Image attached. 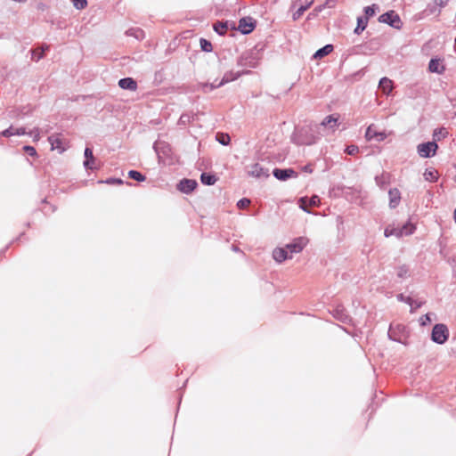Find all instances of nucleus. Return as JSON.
Segmentation results:
<instances>
[{"label":"nucleus","instance_id":"obj_1","mask_svg":"<svg viewBox=\"0 0 456 456\" xmlns=\"http://www.w3.org/2000/svg\"><path fill=\"white\" fill-rule=\"evenodd\" d=\"M318 136L314 134V129L312 126H305L297 129L294 135L293 141L299 145H311L316 142Z\"/></svg>","mask_w":456,"mask_h":456},{"label":"nucleus","instance_id":"obj_2","mask_svg":"<svg viewBox=\"0 0 456 456\" xmlns=\"http://www.w3.org/2000/svg\"><path fill=\"white\" fill-rule=\"evenodd\" d=\"M261 56L256 48L244 52L238 60V65L246 69L256 68Z\"/></svg>","mask_w":456,"mask_h":456},{"label":"nucleus","instance_id":"obj_3","mask_svg":"<svg viewBox=\"0 0 456 456\" xmlns=\"http://www.w3.org/2000/svg\"><path fill=\"white\" fill-rule=\"evenodd\" d=\"M414 230L415 226L408 222L402 226L388 225L384 231V235L386 237L395 236L400 238L412 234Z\"/></svg>","mask_w":456,"mask_h":456},{"label":"nucleus","instance_id":"obj_4","mask_svg":"<svg viewBox=\"0 0 456 456\" xmlns=\"http://www.w3.org/2000/svg\"><path fill=\"white\" fill-rule=\"evenodd\" d=\"M449 338V330L446 325L438 323L433 327L431 339L439 345L444 344Z\"/></svg>","mask_w":456,"mask_h":456},{"label":"nucleus","instance_id":"obj_5","mask_svg":"<svg viewBox=\"0 0 456 456\" xmlns=\"http://www.w3.org/2000/svg\"><path fill=\"white\" fill-rule=\"evenodd\" d=\"M338 126V117L335 115L327 116L322 122L319 125V129L322 128L326 133L322 135L328 134L329 133L334 132Z\"/></svg>","mask_w":456,"mask_h":456},{"label":"nucleus","instance_id":"obj_6","mask_svg":"<svg viewBox=\"0 0 456 456\" xmlns=\"http://www.w3.org/2000/svg\"><path fill=\"white\" fill-rule=\"evenodd\" d=\"M308 239L305 237H298L293 240L292 242L286 245L285 248L288 250L289 255L301 252L307 245Z\"/></svg>","mask_w":456,"mask_h":456},{"label":"nucleus","instance_id":"obj_7","mask_svg":"<svg viewBox=\"0 0 456 456\" xmlns=\"http://www.w3.org/2000/svg\"><path fill=\"white\" fill-rule=\"evenodd\" d=\"M244 73H247V71H242V72H233V71H229V72H226L222 80L217 84V85H214V84H205L204 85V87L206 88H209V90H213L216 87H220L229 82H232V81H234L236 80L238 77H240L242 74Z\"/></svg>","mask_w":456,"mask_h":456},{"label":"nucleus","instance_id":"obj_8","mask_svg":"<svg viewBox=\"0 0 456 456\" xmlns=\"http://www.w3.org/2000/svg\"><path fill=\"white\" fill-rule=\"evenodd\" d=\"M48 142L51 144L52 150H57L60 153L65 151L68 148V142L64 139L61 134H52L48 137Z\"/></svg>","mask_w":456,"mask_h":456},{"label":"nucleus","instance_id":"obj_9","mask_svg":"<svg viewBox=\"0 0 456 456\" xmlns=\"http://www.w3.org/2000/svg\"><path fill=\"white\" fill-rule=\"evenodd\" d=\"M438 146L436 142H428L418 145V153L422 158H430L436 154Z\"/></svg>","mask_w":456,"mask_h":456},{"label":"nucleus","instance_id":"obj_10","mask_svg":"<svg viewBox=\"0 0 456 456\" xmlns=\"http://www.w3.org/2000/svg\"><path fill=\"white\" fill-rule=\"evenodd\" d=\"M379 21L387 23L395 28H399L401 26L400 17L394 11H390L380 15Z\"/></svg>","mask_w":456,"mask_h":456},{"label":"nucleus","instance_id":"obj_11","mask_svg":"<svg viewBox=\"0 0 456 456\" xmlns=\"http://www.w3.org/2000/svg\"><path fill=\"white\" fill-rule=\"evenodd\" d=\"M247 172L248 175L256 178H266L269 176V169L258 163L248 166Z\"/></svg>","mask_w":456,"mask_h":456},{"label":"nucleus","instance_id":"obj_12","mask_svg":"<svg viewBox=\"0 0 456 456\" xmlns=\"http://www.w3.org/2000/svg\"><path fill=\"white\" fill-rule=\"evenodd\" d=\"M365 138L367 141L376 140L378 142H382L387 138V134L384 132H378L375 129L374 125H370L367 127Z\"/></svg>","mask_w":456,"mask_h":456},{"label":"nucleus","instance_id":"obj_13","mask_svg":"<svg viewBox=\"0 0 456 456\" xmlns=\"http://www.w3.org/2000/svg\"><path fill=\"white\" fill-rule=\"evenodd\" d=\"M273 174L275 178L281 181H286L287 179L290 177H297V174L296 171H294L291 168L287 169H280V168H274L273 171Z\"/></svg>","mask_w":456,"mask_h":456},{"label":"nucleus","instance_id":"obj_14","mask_svg":"<svg viewBox=\"0 0 456 456\" xmlns=\"http://www.w3.org/2000/svg\"><path fill=\"white\" fill-rule=\"evenodd\" d=\"M320 198L316 195L307 199L305 197L300 198L299 200V207L304 211L310 213L307 209L308 207H316L320 204Z\"/></svg>","mask_w":456,"mask_h":456},{"label":"nucleus","instance_id":"obj_15","mask_svg":"<svg viewBox=\"0 0 456 456\" xmlns=\"http://www.w3.org/2000/svg\"><path fill=\"white\" fill-rule=\"evenodd\" d=\"M198 185V183L192 179H183L177 185L180 191L183 193L191 192Z\"/></svg>","mask_w":456,"mask_h":456},{"label":"nucleus","instance_id":"obj_16","mask_svg":"<svg viewBox=\"0 0 456 456\" xmlns=\"http://www.w3.org/2000/svg\"><path fill=\"white\" fill-rule=\"evenodd\" d=\"M254 23L251 18H242L239 22V30L243 34H248L254 29Z\"/></svg>","mask_w":456,"mask_h":456},{"label":"nucleus","instance_id":"obj_17","mask_svg":"<svg viewBox=\"0 0 456 456\" xmlns=\"http://www.w3.org/2000/svg\"><path fill=\"white\" fill-rule=\"evenodd\" d=\"M273 259L278 262L281 263L286 259L292 258L291 255H289L288 250L285 248H277L273 252Z\"/></svg>","mask_w":456,"mask_h":456},{"label":"nucleus","instance_id":"obj_18","mask_svg":"<svg viewBox=\"0 0 456 456\" xmlns=\"http://www.w3.org/2000/svg\"><path fill=\"white\" fill-rule=\"evenodd\" d=\"M388 196H389V207L391 208H396L399 205L400 200H401V192L399 191V190L396 188L390 189L388 191Z\"/></svg>","mask_w":456,"mask_h":456},{"label":"nucleus","instance_id":"obj_19","mask_svg":"<svg viewBox=\"0 0 456 456\" xmlns=\"http://www.w3.org/2000/svg\"><path fill=\"white\" fill-rule=\"evenodd\" d=\"M85 158L86 160L84 161V166L86 169H94L96 168L94 166L95 159L93 154V151L91 148L86 147L85 149Z\"/></svg>","mask_w":456,"mask_h":456},{"label":"nucleus","instance_id":"obj_20","mask_svg":"<svg viewBox=\"0 0 456 456\" xmlns=\"http://www.w3.org/2000/svg\"><path fill=\"white\" fill-rule=\"evenodd\" d=\"M230 27L234 28V24L229 21H218L213 26L214 30L221 36L224 35Z\"/></svg>","mask_w":456,"mask_h":456},{"label":"nucleus","instance_id":"obj_21","mask_svg":"<svg viewBox=\"0 0 456 456\" xmlns=\"http://www.w3.org/2000/svg\"><path fill=\"white\" fill-rule=\"evenodd\" d=\"M1 134H2V136H4V137H10L12 135H24V134H27V131L24 127L15 128L13 126H10L7 129L4 130L1 133Z\"/></svg>","mask_w":456,"mask_h":456},{"label":"nucleus","instance_id":"obj_22","mask_svg":"<svg viewBox=\"0 0 456 456\" xmlns=\"http://www.w3.org/2000/svg\"><path fill=\"white\" fill-rule=\"evenodd\" d=\"M118 86L122 89H127L131 91H135L137 88V83L131 77L122 78L118 81Z\"/></svg>","mask_w":456,"mask_h":456},{"label":"nucleus","instance_id":"obj_23","mask_svg":"<svg viewBox=\"0 0 456 456\" xmlns=\"http://www.w3.org/2000/svg\"><path fill=\"white\" fill-rule=\"evenodd\" d=\"M384 94H389L393 89V82L387 77H382L379 84Z\"/></svg>","mask_w":456,"mask_h":456},{"label":"nucleus","instance_id":"obj_24","mask_svg":"<svg viewBox=\"0 0 456 456\" xmlns=\"http://www.w3.org/2000/svg\"><path fill=\"white\" fill-rule=\"evenodd\" d=\"M49 49L48 45H42L37 49L31 50L32 57L31 59L35 61H38L45 55V52Z\"/></svg>","mask_w":456,"mask_h":456},{"label":"nucleus","instance_id":"obj_25","mask_svg":"<svg viewBox=\"0 0 456 456\" xmlns=\"http://www.w3.org/2000/svg\"><path fill=\"white\" fill-rule=\"evenodd\" d=\"M333 315L342 322H347L350 320L349 316L346 314L345 309L341 306H338L333 310Z\"/></svg>","mask_w":456,"mask_h":456},{"label":"nucleus","instance_id":"obj_26","mask_svg":"<svg viewBox=\"0 0 456 456\" xmlns=\"http://www.w3.org/2000/svg\"><path fill=\"white\" fill-rule=\"evenodd\" d=\"M333 51V45H326L322 48L319 49L315 52L314 54V58L315 59H322V57L328 55Z\"/></svg>","mask_w":456,"mask_h":456},{"label":"nucleus","instance_id":"obj_27","mask_svg":"<svg viewBox=\"0 0 456 456\" xmlns=\"http://www.w3.org/2000/svg\"><path fill=\"white\" fill-rule=\"evenodd\" d=\"M428 69L431 72L441 74L444 72V68L441 66L440 62L436 59H431L428 64Z\"/></svg>","mask_w":456,"mask_h":456},{"label":"nucleus","instance_id":"obj_28","mask_svg":"<svg viewBox=\"0 0 456 456\" xmlns=\"http://www.w3.org/2000/svg\"><path fill=\"white\" fill-rule=\"evenodd\" d=\"M368 20L367 18H363L362 16L357 18V26L354 28V33L359 35L361 34L367 27Z\"/></svg>","mask_w":456,"mask_h":456},{"label":"nucleus","instance_id":"obj_29","mask_svg":"<svg viewBox=\"0 0 456 456\" xmlns=\"http://www.w3.org/2000/svg\"><path fill=\"white\" fill-rule=\"evenodd\" d=\"M126 35L129 37H134L139 40L143 38L144 32L142 29L139 28H132L126 31Z\"/></svg>","mask_w":456,"mask_h":456},{"label":"nucleus","instance_id":"obj_30","mask_svg":"<svg viewBox=\"0 0 456 456\" xmlns=\"http://www.w3.org/2000/svg\"><path fill=\"white\" fill-rule=\"evenodd\" d=\"M200 180L203 184L206 185H213L216 182V177L214 175L202 173L200 175Z\"/></svg>","mask_w":456,"mask_h":456},{"label":"nucleus","instance_id":"obj_31","mask_svg":"<svg viewBox=\"0 0 456 456\" xmlns=\"http://www.w3.org/2000/svg\"><path fill=\"white\" fill-rule=\"evenodd\" d=\"M396 276L401 280L408 278L410 276L409 267L405 265L398 266L396 268Z\"/></svg>","mask_w":456,"mask_h":456},{"label":"nucleus","instance_id":"obj_32","mask_svg":"<svg viewBox=\"0 0 456 456\" xmlns=\"http://www.w3.org/2000/svg\"><path fill=\"white\" fill-rule=\"evenodd\" d=\"M423 175L425 180L429 182H436L438 178V173L434 168L426 169Z\"/></svg>","mask_w":456,"mask_h":456},{"label":"nucleus","instance_id":"obj_33","mask_svg":"<svg viewBox=\"0 0 456 456\" xmlns=\"http://www.w3.org/2000/svg\"><path fill=\"white\" fill-rule=\"evenodd\" d=\"M448 134V132L445 128L442 127L439 129H436L434 131L433 136L435 140L440 141L444 138H445Z\"/></svg>","mask_w":456,"mask_h":456},{"label":"nucleus","instance_id":"obj_34","mask_svg":"<svg viewBox=\"0 0 456 456\" xmlns=\"http://www.w3.org/2000/svg\"><path fill=\"white\" fill-rule=\"evenodd\" d=\"M128 176H129V178L134 179L138 182H143L146 179L142 174H141L140 172L135 171V170H130L128 172Z\"/></svg>","mask_w":456,"mask_h":456},{"label":"nucleus","instance_id":"obj_35","mask_svg":"<svg viewBox=\"0 0 456 456\" xmlns=\"http://www.w3.org/2000/svg\"><path fill=\"white\" fill-rule=\"evenodd\" d=\"M216 140L222 145H228L230 143L231 138L227 134L218 133L216 134Z\"/></svg>","mask_w":456,"mask_h":456},{"label":"nucleus","instance_id":"obj_36","mask_svg":"<svg viewBox=\"0 0 456 456\" xmlns=\"http://www.w3.org/2000/svg\"><path fill=\"white\" fill-rule=\"evenodd\" d=\"M200 48L202 51L209 53L213 50L212 44L204 38H201L200 41Z\"/></svg>","mask_w":456,"mask_h":456},{"label":"nucleus","instance_id":"obj_37","mask_svg":"<svg viewBox=\"0 0 456 456\" xmlns=\"http://www.w3.org/2000/svg\"><path fill=\"white\" fill-rule=\"evenodd\" d=\"M398 301L405 302L411 306V309H413V298L410 297H405L403 294L397 295Z\"/></svg>","mask_w":456,"mask_h":456},{"label":"nucleus","instance_id":"obj_38","mask_svg":"<svg viewBox=\"0 0 456 456\" xmlns=\"http://www.w3.org/2000/svg\"><path fill=\"white\" fill-rule=\"evenodd\" d=\"M376 7H377L376 4H372L370 6H366L364 8L365 16L363 18H367V20H368L370 17H372L375 14Z\"/></svg>","mask_w":456,"mask_h":456},{"label":"nucleus","instance_id":"obj_39","mask_svg":"<svg viewBox=\"0 0 456 456\" xmlns=\"http://www.w3.org/2000/svg\"><path fill=\"white\" fill-rule=\"evenodd\" d=\"M74 7L77 10H83L87 6L86 0H72Z\"/></svg>","mask_w":456,"mask_h":456},{"label":"nucleus","instance_id":"obj_40","mask_svg":"<svg viewBox=\"0 0 456 456\" xmlns=\"http://www.w3.org/2000/svg\"><path fill=\"white\" fill-rule=\"evenodd\" d=\"M40 129L36 127L33 130H31L29 133H27L30 136H33V141L37 142L40 139Z\"/></svg>","mask_w":456,"mask_h":456},{"label":"nucleus","instance_id":"obj_41","mask_svg":"<svg viewBox=\"0 0 456 456\" xmlns=\"http://www.w3.org/2000/svg\"><path fill=\"white\" fill-rule=\"evenodd\" d=\"M358 151H359V148L356 145H349L346 149V152L348 155H354V154L358 153Z\"/></svg>","mask_w":456,"mask_h":456},{"label":"nucleus","instance_id":"obj_42","mask_svg":"<svg viewBox=\"0 0 456 456\" xmlns=\"http://www.w3.org/2000/svg\"><path fill=\"white\" fill-rule=\"evenodd\" d=\"M249 204L250 200L248 199L243 198L237 202V207L241 209L247 208Z\"/></svg>","mask_w":456,"mask_h":456},{"label":"nucleus","instance_id":"obj_43","mask_svg":"<svg viewBox=\"0 0 456 456\" xmlns=\"http://www.w3.org/2000/svg\"><path fill=\"white\" fill-rule=\"evenodd\" d=\"M307 8H308V5L301 6L300 8H298L297 11L293 14V19L294 20L298 19L306 11Z\"/></svg>","mask_w":456,"mask_h":456},{"label":"nucleus","instance_id":"obj_44","mask_svg":"<svg viewBox=\"0 0 456 456\" xmlns=\"http://www.w3.org/2000/svg\"><path fill=\"white\" fill-rule=\"evenodd\" d=\"M419 321H420L421 325H423V326L428 325V323H430L432 322L430 314H427L423 315Z\"/></svg>","mask_w":456,"mask_h":456},{"label":"nucleus","instance_id":"obj_45","mask_svg":"<svg viewBox=\"0 0 456 456\" xmlns=\"http://www.w3.org/2000/svg\"><path fill=\"white\" fill-rule=\"evenodd\" d=\"M23 150H24L25 152H27L30 156H36L37 155V151L32 146H28V145L24 146Z\"/></svg>","mask_w":456,"mask_h":456},{"label":"nucleus","instance_id":"obj_46","mask_svg":"<svg viewBox=\"0 0 456 456\" xmlns=\"http://www.w3.org/2000/svg\"><path fill=\"white\" fill-rule=\"evenodd\" d=\"M338 0H326L323 4V7L333 8L335 7Z\"/></svg>","mask_w":456,"mask_h":456},{"label":"nucleus","instance_id":"obj_47","mask_svg":"<svg viewBox=\"0 0 456 456\" xmlns=\"http://www.w3.org/2000/svg\"><path fill=\"white\" fill-rule=\"evenodd\" d=\"M423 301L421 300H415L413 299V309H411V312L415 311L416 309L419 308L423 305Z\"/></svg>","mask_w":456,"mask_h":456},{"label":"nucleus","instance_id":"obj_48","mask_svg":"<svg viewBox=\"0 0 456 456\" xmlns=\"http://www.w3.org/2000/svg\"><path fill=\"white\" fill-rule=\"evenodd\" d=\"M434 3L436 6L444 7L447 4L448 0H434Z\"/></svg>","mask_w":456,"mask_h":456},{"label":"nucleus","instance_id":"obj_49","mask_svg":"<svg viewBox=\"0 0 456 456\" xmlns=\"http://www.w3.org/2000/svg\"><path fill=\"white\" fill-rule=\"evenodd\" d=\"M106 183H110V184H113V183L122 184L123 181L121 179H108L106 181Z\"/></svg>","mask_w":456,"mask_h":456},{"label":"nucleus","instance_id":"obj_50","mask_svg":"<svg viewBox=\"0 0 456 456\" xmlns=\"http://www.w3.org/2000/svg\"><path fill=\"white\" fill-rule=\"evenodd\" d=\"M188 120H189V116L188 115H182L180 117L179 122L183 123V124H185V122L188 121Z\"/></svg>","mask_w":456,"mask_h":456},{"label":"nucleus","instance_id":"obj_51","mask_svg":"<svg viewBox=\"0 0 456 456\" xmlns=\"http://www.w3.org/2000/svg\"><path fill=\"white\" fill-rule=\"evenodd\" d=\"M324 8H325V7H323V4H322V5L318 6V7H316V9H315V10H316L317 12H321V11H322V9H324Z\"/></svg>","mask_w":456,"mask_h":456},{"label":"nucleus","instance_id":"obj_52","mask_svg":"<svg viewBox=\"0 0 456 456\" xmlns=\"http://www.w3.org/2000/svg\"><path fill=\"white\" fill-rule=\"evenodd\" d=\"M376 182H377L378 184H380V180H379V177H376Z\"/></svg>","mask_w":456,"mask_h":456},{"label":"nucleus","instance_id":"obj_53","mask_svg":"<svg viewBox=\"0 0 456 456\" xmlns=\"http://www.w3.org/2000/svg\"><path fill=\"white\" fill-rule=\"evenodd\" d=\"M436 12V10H434L433 8H430V13H434Z\"/></svg>","mask_w":456,"mask_h":456},{"label":"nucleus","instance_id":"obj_54","mask_svg":"<svg viewBox=\"0 0 456 456\" xmlns=\"http://www.w3.org/2000/svg\"><path fill=\"white\" fill-rule=\"evenodd\" d=\"M157 147H158V143H157V142H155V144H154V149H155V151H157Z\"/></svg>","mask_w":456,"mask_h":456},{"label":"nucleus","instance_id":"obj_55","mask_svg":"<svg viewBox=\"0 0 456 456\" xmlns=\"http://www.w3.org/2000/svg\"><path fill=\"white\" fill-rule=\"evenodd\" d=\"M305 169L306 171L312 172V169L307 168V167H305Z\"/></svg>","mask_w":456,"mask_h":456},{"label":"nucleus","instance_id":"obj_56","mask_svg":"<svg viewBox=\"0 0 456 456\" xmlns=\"http://www.w3.org/2000/svg\"><path fill=\"white\" fill-rule=\"evenodd\" d=\"M305 169L306 171L312 172V169L307 168V167H305Z\"/></svg>","mask_w":456,"mask_h":456},{"label":"nucleus","instance_id":"obj_57","mask_svg":"<svg viewBox=\"0 0 456 456\" xmlns=\"http://www.w3.org/2000/svg\"><path fill=\"white\" fill-rule=\"evenodd\" d=\"M305 169L306 171L312 172V169L307 168V167H305Z\"/></svg>","mask_w":456,"mask_h":456},{"label":"nucleus","instance_id":"obj_58","mask_svg":"<svg viewBox=\"0 0 456 456\" xmlns=\"http://www.w3.org/2000/svg\"><path fill=\"white\" fill-rule=\"evenodd\" d=\"M232 248H233V250H238V248L235 246H233Z\"/></svg>","mask_w":456,"mask_h":456}]
</instances>
